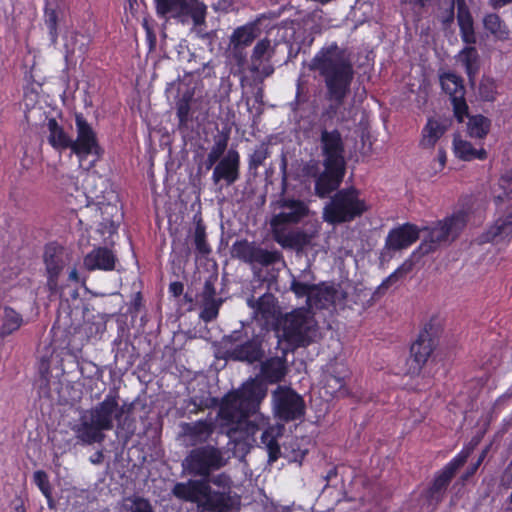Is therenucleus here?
I'll return each mask as SVG.
<instances>
[{
	"label": "nucleus",
	"mask_w": 512,
	"mask_h": 512,
	"mask_svg": "<svg viewBox=\"0 0 512 512\" xmlns=\"http://www.w3.org/2000/svg\"><path fill=\"white\" fill-rule=\"evenodd\" d=\"M323 208L322 218L332 225L349 223L361 217L367 210V204L360 198V191L354 187L334 191Z\"/></svg>",
	"instance_id": "6"
},
{
	"label": "nucleus",
	"mask_w": 512,
	"mask_h": 512,
	"mask_svg": "<svg viewBox=\"0 0 512 512\" xmlns=\"http://www.w3.org/2000/svg\"><path fill=\"white\" fill-rule=\"evenodd\" d=\"M0 324V339L5 340L20 330L27 322L23 315L16 311L13 307L5 305L2 308Z\"/></svg>",
	"instance_id": "31"
},
{
	"label": "nucleus",
	"mask_w": 512,
	"mask_h": 512,
	"mask_svg": "<svg viewBox=\"0 0 512 512\" xmlns=\"http://www.w3.org/2000/svg\"><path fill=\"white\" fill-rule=\"evenodd\" d=\"M231 486V477L222 472L211 478L177 482L172 495L180 501L195 504L198 512H231Z\"/></svg>",
	"instance_id": "3"
},
{
	"label": "nucleus",
	"mask_w": 512,
	"mask_h": 512,
	"mask_svg": "<svg viewBox=\"0 0 512 512\" xmlns=\"http://www.w3.org/2000/svg\"><path fill=\"white\" fill-rule=\"evenodd\" d=\"M274 54L271 41L268 38L259 40L253 48L251 55L250 70L254 73H260L264 77H269L274 73V67L270 63Z\"/></svg>",
	"instance_id": "25"
},
{
	"label": "nucleus",
	"mask_w": 512,
	"mask_h": 512,
	"mask_svg": "<svg viewBox=\"0 0 512 512\" xmlns=\"http://www.w3.org/2000/svg\"><path fill=\"white\" fill-rule=\"evenodd\" d=\"M328 332L330 334L329 342L325 348L322 346V354H326L328 359L326 369H322V389L325 390V394L328 396L325 398L322 395V400L326 402L333 398H345L350 395L345 381L351 375L343 355V344L340 338L333 336L334 332L330 325H328Z\"/></svg>",
	"instance_id": "4"
},
{
	"label": "nucleus",
	"mask_w": 512,
	"mask_h": 512,
	"mask_svg": "<svg viewBox=\"0 0 512 512\" xmlns=\"http://www.w3.org/2000/svg\"><path fill=\"white\" fill-rule=\"evenodd\" d=\"M116 256L107 247H97L91 250L83 260L84 267L88 271L103 270L112 271L115 268Z\"/></svg>",
	"instance_id": "28"
},
{
	"label": "nucleus",
	"mask_w": 512,
	"mask_h": 512,
	"mask_svg": "<svg viewBox=\"0 0 512 512\" xmlns=\"http://www.w3.org/2000/svg\"><path fill=\"white\" fill-rule=\"evenodd\" d=\"M279 436L280 431L273 426L267 427L261 434V445L266 449L270 463L277 461L281 456V448L278 443Z\"/></svg>",
	"instance_id": "39"
},
{
	"label": "nucleus",
	"mask_w": 512,
	"mask_h": 512,
	"mask_svg": "<svg viewBox=\"0 0 512 512\" xmlns=\"http://www.w3.org/2000/svg\"><path fill=\"white\" fill-rule=\"evenodd\" d=\"M231 255L251 266L259 265L269 267L278 263L282 259L281 252L277 250L269 251L262 248L255 241L247 239L236 240L231 247Z\"/></svg>",
	"instance_id": "15"
},
{
	"label": "nucleus",
	"mask_w": 512,
	"mask_h": 512,
	"mask_svg": "<svg viewBox=\"0 0 512 512\" xmlns=\"http://www.w3.org/2000/svg\"><path fill=\"white\" fill-rule=\"evenodd\" d=\"M468 222V213L464 210H459L437 221L431 227H425L427 236L419 245L418 249L422 254H429L434 252L438 246L447 241H454Z\"/></svg>",
	"instance_id": "7"
},
{
	"label": "nucleus",
	"mask_w": 512,
	"mask_h": 512,
	"mask_svg": "<svg viewBox=\"0 0 512 512\" xmlns=\"http://www.w3.org/2000/svg\"><path fill=\"white\" fill-rule=\"evenodd\" d=\"M48 143L57 151H65L71 147V137L54 118H47Z\"/></svg>",
	"instance_id": "33"
},
{
	"label": "nucleus",
	"mask_w": 512,
	"mask_h": 512,
	"mask_svg": "<svg viewBox=\"0 0 512 512\" xmlns=\"http://www.w3.org/2000/svg\"><path fill=\"white\" fill-rule=\"evenodd\" d=\"M468 121L466 123V133L472 139H485L491 129V120L482 115L476 114L466 116Z\"/></svg>",
	"instance_id": "37"
},
{
	"label": "nucleus",
	"mask_w": 512,
	"mask_h": 512,
	"mask_svg": "<svg viewBox=\"0 0 512 512\" xmlns=\"http://www.w3.org/2000/svg\"><path fill=\"white\" fill-rule=\"evenodd\" d=\"M512 237V210L499 217L488 229L479 236L481 244H498Z\"/></svg>",
	"instance_id": "27"
},
{
	"label": "nucleus",
	"mask_w": 512,
	"mask_h": 512,
	"mask_svg": "<svg viewBox=\"0 0 512 512\" xmlns=\"http://www.w3.org/2000/svg\"><path fill=\"white\" fill-rule=\"evenodd\" d=\"M405 272L406 270H404L402 266L398 267L394 272H392L382 281L379 288L388 289L391 285L396 283L404 275Z\"/></svg>",
	"instance_id": "60"
},
{
	"label": "nucleus",
	"mask_w": 512,
	"mask_h": 512,
	"mask_svg": "<svg viewBox=\"0 0 512 512\" xmlns=\"http://www.w3.org/2000/svg\"><path fill=\"white\" fill-rule=\"evenodd\" d=\"M223 452L215 445L206 444L191 449L182 461L183 471L193 477L206 479L226 465Z\"/></svg>",
	"instance_id": "8"
},
{
	"label": "nucleus",
	"mask_w": 512,
	"mask_h": 512,
	"mask_svg": "<svg viewBox=\"0 0 512 512\" xmlns=\"http://www.w3.org/2000/svg\"><path fill=\"white\" fill-rule=\"evenodd\" d=\"M245 48H237V50H234L231 48V53L233 58L236 60L238 65H242L246 60V54L244 52Z\"/></svg>",
	"instance_id": "64"
},
{
	"label": "nucleus",
	"mask_w": 512,
	"mask_h": 512,
	"mask_svg": "<svg viewBox=\"0 0 512 512\" xmlns=\"http://www.w3.org/2000/svg\"><path fill=\"white\" fill-rule=\"evenodd\" d=\"M453 152L456 158L470 162L473 160H486L488 153L483 147L475 148L471 142L456 135L453 138Z\"/></svg>",
	"instance_id": "32"
},
{
	"label": "nucleus",
	"mask_w": 512,
	"mask_h": 512,
	"mask_svg": "<svg viewBox=\"0 0 512 512\" xmlns=\"http://www.w3.org/2000/svg\"><path fill=\"white\" fill-rule=\"evenodd\" d=\"M478 469L479 467H477V464H470L469 467L465 470L464 473H462V475L459 478L461 483L465 484L471 477H473L476 474Z\"/></svg>",
	"instance_id": "63"
},
{
	"label": "nucleus",
	"mask_w": 512,
	"mask_h": 512,
	"mask_svg": "<svg viewBox=\"0 0 512 512\" xmlns=\"http://www.w3.org/2000/svg\"><path fill=\"white\" fill-rule=\"evenodd\" d=\"M190 103L189 99L182 98L178 101L176 106V115L178 118V129L180 131H185L188 129V124L190 121Z\"/></svg>",
	"instance_id": "53"
},
{
	"label": "nucleus",
	"mask_w": 512,
	"mask_h": 512,
	"mask_svg": "<svg viewBox=\"0 0 512 512\" xmlns=\"http://www.w3.org/2000/svg\"><path fill=\"white\" fill-rule=\"evenodd\" d=\"M260 371L263 378L273 384L282 380L285 376L286 368L281 358L271 357L262 362Z\"/></svg>",
	"instance_id": "40"
},
{
	"label": "nucleus",
	"mask_w": 512,
	"mask_h": 512,
	"mask_svg": "<svg viewBox=\"0 0 512 512\" xmlns=\"http://www.w3.org/2000/svg\"><path fill=\"white\" fill-rule=\"evenodd\" d=\"M248 305L254 309V313L261 318L268 320L274 316V298L270 294H264L257 300H248Z\"/></svg>",
	"instance_id": "42"
},
{
	"label": "nucleus",
	"mask_w": 512,
	"mask_h": 512,
	"mask_svg": "<svg viewBox=\"0 0 512 512\" xmlns=\"http://www.w3.org/2000/svg\"><path fill=\"white\" fill-rule=\"evenodd\" d=\"M234 0H217L213 4V9L216 12L229 13L233 10Z\"/></svg>",
	"instance_id": "61"
},
{
	"label": "nucleus",
	"mask_w": 512,
	"mask_h": 512,
	"mask_svg": "<svg viewBox=\"0 0 512 512\" xmlns=\"http://www.w3.org/2000/svg\"><path fill=\"white\" fill-rule=\"evenodd\" d=\"M240 154L236 149H229L227 153L213 166L212 181L215 185L224 182L231 186L240 179Z\"/></svg>",
	"instance_id": "21"
},
{
	"label": "nucleus",
	"mask_w": 512,
	"mask_h": 512,
	"mask_svg": "<svg viewBox=\"0 0 512 512\" xmlns=\"http://www.w3.org/2000/svg\"><path fill=\"white\" fill-rule=\"evenodd\" d=\"M473 449V445L463 447L442 469L434 474L431 483L446 492L457 471L465 465Z\"/></svg>",
	"instance_id": "24"
},
{
	"label": "nucleus",
	"mask_w": 512,
	"mask_h": 512,
	"mask_svg": "<svg viewBox=\"0 0 512 512\" xmlns=\"http://www.w3.org/2000/svg\"><path fill=\"white\" fill-rule=\"evenodd\" d=\"M284 11V7H280L277 10H269L259 14L252 22L256 24V27L260 28L264 24L265 21H269L266 24V27L270 25L271 22L277 20Z\"/></svg>",
	"instance_id": "56"
},
{
	"label": "nucleus",
	"mask_w": 512,
	"mask_h": 512,
	"mask_svg": "<svg viewBox=\"0 0 512 512\" xmlns=\"http://www.w3.org/2000/svg\"><path fill=\"white\" fill-rule=\"evenodd\" d=\"M301 176L303 177L304 182H308L310 180L314 183V193L316 196L320 197V166L319 162L316 160H310L306 162L301 169Z\"/></svg>",
	"instance_id": "45"
},
{
	"label": "nucleus",
	"mask_w": 512,
	"mask_h": 512,
	"mask_svg": "<svg viewBox=\"0 0 512 512\" xmlns=\"http://www.w3.org/2000/svg\"><path fill=\"white\" fill-rule=\"evenodd\" d=\"M273 402L275 417L283 422L300 420L305 414L303 398L289 387H278L273 392Z\"/></svg>",
	"instance_id": "16"
},
{
	"label": "nucleus",
	"mask_w": 512,
	"mask_h": 512,
	"mask_svg": "<svg viewBox=\"0 0 512 512\" xmlns=\"http://www.w3.org/2000/svg\"><path fill=\"white\" fill-rule=\"evenodd\" d=\"M58 20L57 10L46 6L44 10V23L48 29L49 38L52 43H56L59 36Z\"/></svg>",
	"instance_id": "51"
},
{
	"label": "nucleus",
	"mask_w": 512,
	"mask_h": 512,
	"mask_svg": "<svg viewBox=\"0 0 512 512\" xmlns=\"http://www.w3.org/2000/svg\"><path fill=\"white\" fill-rule=\"evenodd\" d=\"M221 346L224 358L227 360L253 364L262 361L265 355L262 338L253 336L244 340V333L241 330H235L224 336Z\"/></svg>",
	"instance_id": "9"
},
{
	"label": "nucleus",
	"mask_w": 512,
	"mask_h": 512,
	"mask_svg": "<svg viewBox=\"0 0 512 512\" xmlns=\"http://www.w3.org/2000/svg\"><path fill=\"white\" fill-rule=\"evenodd\" d=\"M202 308L199 314L200 319L205 323L214 321L218 315L219 310L224 302L222 298L201 300Z\"/></svg>",
	"instance_id": "47"
},
{
	"label": "nucleus",
	"mask_w": 512,
	"mask_h": 512,
	"mask_svg": "<svg viewBox=\"0 0 512 512\" xmlns=\"http://www.w3.org/2000/svg\"><path fill=\"white\" fill-rule=\"evenodd\" d=\"M160 17H172L184 20L190 17L195 27L205 25L207 6L199 0H159L155 6Z\"/></svg>",
	"instance_id": "13"
},
{
	"label": "nucleus",
	"mask_w": 512,
	"mask_h": 512,
	"mask_svg": "<svg viewBox=\"0 0 512 512\" xmlns=\"http://www.w3.org/2000/svg\"><path fill=\"white\" fill-rule=\"evenodd\" d=\"M271 152L269 150V144L262 142L257 146L254 151L249 155L248 167L250 170H257L262 166L267 158H269Z\"/></svg>",
	"instance_id": "50"
},
{
	"label": "nucleus",
	"mask_w": 512,
	"mask_h": 512,
	"mask_svg": "<svg viewBox=\"0 0 512 512\" xmlns=\"http://www.w3.org/2000/svg\"><path fill=\"white\" fill-rule=\"evenodd\" d=\"M497 88V82L494 78L483 76L478 87L480 98L485 102H494L498 94Z\"/></svg>",
	"instance_id": "48"
},
{
	"label": "nucleus",
	"mask_w": 512,
	"mask_h": 512,
	"mask_svg": "<svg viewBox=\"0 0 512 512\" xmlns=\"http://www.w3.org/2000/svg\"><path fill=\"white\" fill-rule=\"evenodd\" d=\"M75 124L77 137L75 140L71 139V152L81 161L86 159L89 155H93L97 159L100 158L103 154V149L101 148L96 132L93 130L91 125L82 114L76 115Z\"/></svg>",
	"instance_id": "17"
},
{
	"label": "nucleus",
	"mask_w": 512,
	"mask_h": 512,
	"mask_svg": "<svg viewBox=\"0 0 512 512\" xmlns=\"http://www.w3.org/2000/svg\"><path fill=\"white\" fill-rule=\"evenodd\" d=\"M446 492L433 483H430L428 487L422 492V496L425 499L427 505L435 510L438 505L444 500Z\"/></svg>",
	"instance_id": "52"
},
{
	"label": "nucleus",
	"mask_w": 512,
	"mask_h": 512,
	"mask_svg": "<svg viewBox=\"0 0 512 512\" xmlns=\"http://www.w3.org/2000/svg\"><path fill=\"white\" fill-rule=\"evenodd\" d=\"M437 345V329L432 323H426L410 346V361L407 373L410 375L420 374Z\"/></svg>",
	"instance_id": "14"
},
{
	"label": "nucleus",
	"mask_w": 512,
	"mask_h": 512,
	"mask_svg": "<svg viewBox=\"0 0 512 512\" xmlns=\"http://www.w3.org/2000/svg\"><path fill=\"white\" fill-rule=\"evenodd\" d=\"M277 203L281 211L273 215L270 226L274 239L281 243L286 227L302 222L309 216L310 209L306 202L291 197H282Z\"/></svg>",
	"instance_id": "11"
},
{
	"label": "nucleus",
	"mask_w": 512,
	"mask_h": 512,
	"mask_svg": "<svg viewBox=\"0 0 512 512\" xmlns=\"http://www.w3.org/2000/svg\"><path fill=\"white\" fill-rule=\"evenodd\" d=\"M216 429V422L212 418L200 419L182 424L183 435L193 446H202L208 443Z\"/></svg>",
	"instance_id": "26"
},
{
	"label": "nucleus",
	"mask_w": 512,
	"mask_h": 512,
	"mask_svg": "<svg viewBox=\"0 0 512 512\" xmlns=\"http://www.w3.org/2000/svg\"><path fill=\"white\" fill-rule=\"evenodd\" d=\"M168 291L173 297H180L183 294L184 285L180 281L171 282Z\"/></svg>",
	"instance_id": "62"
},
{
	"label": "nucleus",
	"mask_w": 512,
	"mask_h": 512,
	"mask_svg": "<svg viewBox=\"0 0 512 512\" xmlns=\"http://www.w3.org/2000/svg\"><path fill=\"white\" fill-rule=\"evenodd\" d=\"M266 395V385L255 378L230 390L220 400L212 398V405L218 406L216 420L221 431L236 442L255 443L259 426L249 418L259 412Z\"/></svg>",
	"instance_id": "1"
},
{
	"label": "nucleus",
	"mask_w": 512,
	"mask_h": 512,
	"mask_svg": "<svg viewBox=\"0 0 512 512\" xmlns=\"http://www.w3.org/2000/svg\"><path fill=\"white\" fill-rule=\"evenodd\" d=\"M447 124L444 121L430 117L421 131L419 146L423 149H433L436 143L447 131Z\"/></svg>",
	"instance_id": "30"
},
{
	"label": "nucleus",
	"mask_w": 512,
	"mask_h": 512,
	"mask_svg": "<svg viewBox=\"0 0 512 512\" xmlns=\"http://www.w3.org/2000/svg\"><path fill=\"white\" fill-rule=\"evenodd\" d=\"M43 261L47 275V288L51 294L60 290L59 277L67 265V255L64 247L51 242L45 245Z\"/></svg>",
	"instance_id": "19"
},
{
	"label": "nucleus",
	"mask_w": 512,
	"mask_h": 512,
	"mask_svg": "<svg viewBox=\"0 0 512 512\" xmlns=\"http://www.w3.org/2000/svg\"><path fill=\"white\" fill-rule=\"evenodd\" d=\"M348 292L343 284L328 285L322 281V309L332 306L335 311L343 310L347 306Z\"/></svg>",
	"instance_id": "29"
},
{
	"label": "nucleus",
	"mask_w": 512,
	"mask_h": 512,
	"mask_svg": "<svg viewBox=\"0 0 512 512\" xmlns=\"http://www.w3.org/2000/svg\"><path fill=\"white\" fill-rule=\"evenodd\" d=\"M194 245L196 252L201 256L209 255L212 252L207 241L206 227L201 219L195 224Z\"/></svg>",
	"instance_id": "46"
},
{
	"label": "nucleus",
	"mask_w": 512,
	"mask_h": 512,
	"mask_svg": "<svg viewBox=\"0 0 512 512\" xmlns=\"http://www.w3.org/2000/svg\"><path fill=\"white\" fill-rule=\"evenodd\" d=\"M455 6L457 7L456 17L462 41L465 44H476L474 20L465 0H439L438 17L440 22L444 28L452 25L455 19Z\"/></svg>",
	"instance_id": "10"
},
{
	"label": "nucleus",
	"mask_w": 512,
	"mask_h": 512,
	"mask_svg": "<svg viewBox=\"0 0 512 512\" xmlns=\"http://www.w3.org/2000/svg\"><path fill=\"white\" fill-rule=\"evenodd\" d=\"M317 310H310L308 306L293 311L288 317V327L295 332H300L308 328V318L316 315Z\"/></svg>",
	"instance_id": "43"
},
{
	"label": "nucleus",
	"mask_w": 512,
	"mask_h": 512,
	"mask_svg": "<svg viewBox=\"0 0 512 512\" xmlns=\"http://www.w3.org/2000/svg\"><path fill=\"white\" fill-rule=\"evenodd\" d=\"M440 83L442 90L449 95L456 120L462 123L469 110L465 99L466 89L462 77L448 72L440 77Z\"/></svg>",
	"instance_id": "20"
},
{
	"label": "nucleus",
	"mask_w": 512,
	"mask_h": 512,
	"mask_svg": "<svg viewBox=\"0 0 512 512\" xmlns=\"http://www.w3.org/2000/svg\"><path fill=\"white\" fill-rule=\"evenodd\" d=\"M460 52L461 62L465 68V72L470 80H473L480 69V60L475 44H467Z\"/></svg>",
	"instance_id": "41"
},
{
	"label": "nucleus",
	"mask_w": 512,
	"mask_h": 512,
	"mask_svg": "<svg viewBox=\"0 0 512 512\" xmlns=\"http://www.w3.org/2000/svg\"><path fill=\"white\" fill-rule=\"evenodd\" d=\"M42 90V83L33 79L32 74L29 75V80L23 88V98L26 107H34L39 100V94Z\"/></svg>",
	"instance_id": "49"
},
{
	"label": "nucleus",
	"mask_w": 512,
	"mask_h": 512,
	"mask_svg": "<svg viewBox=\"0 0 512 512\" xmlns=\"http://www.w3.org/2000/svg\"><path fill=\"white\" fill-rule=\"evenodd\" d=\"M322 155L324 158H345L344 144L338 130H322Z\"/></svg>",
	"instance_id": "36"
},
{
	"label": "nucleus",
	"mask_w": 512,
	"mask_h": 512,
	"mask_svg": "<svg viewBox=\"0 0 512 512\" xmlns=\"http://www.w3.org/2000/svg\"><path fill=\"white\" fill-rule=\"evenodd\" d=\"M322 198L338 190L346 174L345 158H324L322 161Z\"/></svg>",
	"instance_id": "22"
},
{
	"label": "nucleus",
	"mask_w": 512,
	"mask_h": 512,
	"mask_svg": "<svg viewBox=\"0 0 512 512\" xmlns=\"http://www.w3.org/2000/svg\"><path fill=\"white\" fill-rule=\"evenodd\" d=\"M51 354L43 355L40 357L38 361V373L42 380L45 381L46 385L49 383V379L51 376Z\"/></svg>",
	"instance_id": "57"
},
{
	"label": "nucleus",
	"mask_w": 512,
	"mask_h": 512,
	"mask_svg": "<svg viewBox=\"0 0 512 512\" xmlns=\"http://www.w3.org/2000/svg\"><path fill=\"white\" fill-rule=\"evenodd\" d=\"M350 56L344 49L336 48L332 56L322 54V77L327 88L326 97L337 107L344 103L354 79Z\"/></svg>",
	"instance_id": "5"
},
{
	"label": "nucleus",
	"mask_w": 512,
	"mask_h": 512,
	"mask_svg": "<svg viewBox=\"0 0 512 512\" xmlns=\"http://www.w3.org/2000/svg\"><path fill=\"white\" fill-rule=\"evenodd\" d=\"M473 449V445L463 447L442 469L434 474L431 483L446 492L457 471L465 465Z\"/></svg>",
	"instance_id": "23"
},
{
	"label": "nucleus",
	"mask_w": 512,
	"mask_h": 512,
	"mask_svg": "<svg viewBox=\"0 0 512 512\" xmlns=\"http://www.w3.org/2000/svg\"><path fill=\"white\" fill-rule=\"evenodd\" d=\"M33 480L41 493L48 499H52V488L47 473L43 470L34 472Z\"/></svg>",
	"instance_id": "55"
},
{
	"label": "nucleus",
	"mask_w": 512,
	"mask_h": 512,
	"mask_svg": "<svg viewBox=\"0 0 512 512\" xmlns=\"http://www.w3.org/2000/svg\"><path fill=\"white\" fill-rule=\"evenodd\" d=\"M320 52L316 53L309 64H303L297 80L295 110L311 102L314 105L320 94Z\"/></svg>",
	"instance_id": "12"
},
{
	"label": "nucleus",
	"mask_w": 512,
	"mask_h": 512,
	"mask_svg": "<svg viewBox=\"0 0 512 512\" xmlns=\"http://www.w3.org/2000/svg\"><path fill=\"white\" fill-rule=\"evenodd\" d=\"M215 281L216 279H213L212 277L206 279L202 292L200 294L201 300H210V299H218L219 297H216L217 292L215 288Z\"/></svg>",
	"instance_id": "59"
},
{
	"label": "nucleus",
	"mask_w": 512,
	"mask_h": 512,
	"mask_svg": "<svg viewBox=\"0 0 512 512\" xmlns=\"http://www.w3.org/2000/svg\"><path fill=\"white\" fill-rule=\"evenodd\" d=\"M291 290L297 297H306V306L310 310L320 309V284H308L293 279Z\"/></svg>",
	"instance_id": "35"
},
{
	"label": "nucleus",
	"mask_w": 512,
	"mask_h": 512,
	"mask_svg": "<svg viewBox=\"0 0 512 512\" xmlns=\"http://www.w3.org/2000/svg\"><path fill=\"white\" fill-rule=\"evenodd\" d=\"M121 512H154V510L149 500L136 496L129 499V501L122 506Z\"/></svg>",
	"instance_id": "54"
},
{
	"label": "nucleus",
	"mask_w": 512,
	"mask_h": 512,
	"mask_svg": "<svg viewBox=\"0 0 512 512\" xmlns=\"http://www.w3.org/2000/svg\"><path fill=\"white\" fill-rule=\"evenodd\" d=\"M117 393H108L104 400L87 411L75 425L74 431L78 442L84 445L101 443L105 439L104 431H110L117 422V429L133 434L134 421L130 419L131 405H119Z\"/></svg>",
	"instance_id": "2"
},
{
	"label": "nucleus",
	"mask_w": 512,
	"mask_h": 512,
	"mask_svg": "<svg viewBox=\"0 0 512 512\" xmlns=\"http://www.w3.org/2000/svg\"><path fill=\"white\" fill-rule=\"evenodd\" d=\"M482 23L484 29L498 40L504 41L509 38V27L497 13L485 14Z\"/></svg>",
	"instance_id": "38"
},
{
	"label": "nucleus",
	"mask_w": 512,
	"mask_h": 512,
	"mask_svg": "<svg viewBox=\"0 0 512 512\" xmlns=\"http://www.w3.org/2000/svg\"><path fill=\"white\" fill-rule=\"evenodd\" d=\"M229 136L223 134L215 139L207 158L205 160V167L207 170L211 169L224 155L228 146Z\"/></svg>",
	"instance_id": "44"
},
{
	"label": "nucleus",
	"mask_w": 512,
	"mask_h": 512,
	"mask_svg": "<svg viewBox=\"0 0 512 512\" xmlns=\"http://www.w3.org/2000/svg\"><path fill=\"white\" fill-rule=\"evenodd\" d=\"M499 186L507 199H512V168L507 170L499 179Z\"/></svg>",
	"instance_id": "58"
},
{
	"label": "nucleus",
	"mask_w": 512,
	"mask_h": 512,
	"mask_svg": "<svg viewBox=\"0 0 512 512\" xmlns=\"http://www.w3.org/2000/svg\"><path fill=\"white\" fill-rule=\"evenodd\" d=\"M259 34L260 28L256 27V24L252 21L239 26L234 29L230 36V47L234 50L246 48L254 42Z\"/></svg>",
	"instance_id": "34"
},
{
	"label": "nucleus",
	"mask_w": 512,
	"mask_h": 512,
	"mask_svg": "<svg viewBox=\"0 0 512 512\" xmlns=\"http://www.w3.org/2000/svg\"><path fill=\"white\" fill-rule=\"evenodd\" d=\"M420 229L416 224L406 222L399 224L388 232L384 247L380 253V259L391 258L393 253L406 250L420 237Z\"/></svg>",
	"instance_id": "18"
}]
</instances>
